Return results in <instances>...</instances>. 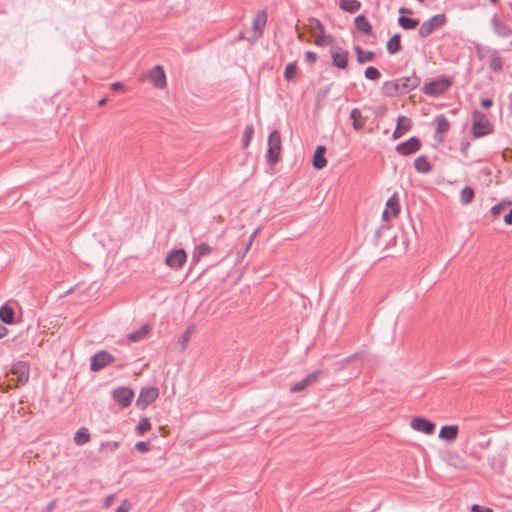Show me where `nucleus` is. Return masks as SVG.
<instances>
[{
    "mask_svg": "<svg viewBox=\"0 0 512 512\" xmlns=\"http://www.w3.org/2000/svg\"><path fill=\"white\" fill-rule=\"evenodd\" d=\"M420 82V77L415 74L385 81L382 85V94L388 97L403 95L418 87Z\"/></svg>",
    "mask_w": 512,
    "mask_h": 512,
    "instance_id": "f257e3e1",
    "label": "nucleus"
},
{
    "mask_svg": "<svg viewBox=\"0 0 512 512\" xmlns=\"http://www.w3.org/2000/svg\"><path fill=\"white\" fill-rule=\"evenodd\" d=\"M472 117L473 124L471 127V132L474 138H480L492 133V124L488 121L482 112L475 110L472 114Z\"/></svg>",
    "mask_w": 512,
    "mask_h": 512,
    "instance_id": "f03ea898",
    "label": "nucleus"
},
{
    "mask_svg": "<svg viewBox=\"0 0 512 512\" xmlns=\"http://www.w3.org/2000/svg\"><path fill=\"white\" fill-rule=\"evenodd\" d=\"M281 136L277 130L272 131L268 137V149L266 159L269 164H276L279 161L281 152Z\"/></svg>",
    "mask_w": 512,
    "mask_h": 512,
    "instance_id": "7ed1b4c3",
    "label": "nucleus"
},
{
    "mask_svg": "<svg viewBox=\"0 0 512 512\" xmlns=\"http://www.w3.org/2000/svg\"><path fill=\"white\" fill-rule=\"evenodd\" d=\"M451 85L452 82L449 78L442 77L440 79L426 83L422 88V91L425 95L437 97L445 93Z\"/></svg>",
    "mask_w": 512,
    "mask_h": 512,
    "instance_id": "20e7f679",
    "label": "nucleus"
},
{
    "mask_svg": "<svg viewBox=\"0 0 512 512\" xmlns=\"http://www.w3.org/2000/svg\"><path fill=\"white\" fill-rule=\"evenodd\" d=\"M446 17L444 14H436L423 22L419 28V36L422 38L428 37L436 29L440 28L445 24Z\"/></svg>",
    "mask_w": 512,
    "mask_h": 512,
    "instance_id": "39448f33",
    "label": "nucleus"
},
{
    "mask_svg": "<svg viewBox=\"0 0 512 512\" xmlns=\"http://www.w3.org/2000/svg\"><path fill=\"white\" fill-rule=\"evenodd\" d=\"M115 361L114 356L106 351L101 350L96 352L90 359V369L93 372H98L106 366L112 364Z\"/></svg>",
    "mask_w": 512,
    "mask_h": 512,
    "instance_id": "423d86ee",
    "label": "nucleus"
},
{
    "mask_svg": "<svg viewBox=\"0 0 512 512\" xmlns=\"http://www.w3.org/2000/svg\"><path fill=\"white\" fill-rule=\"evenodd\" d=\"M111 395L112 399L122 408L129 407L134 398L133 390L128 387H118L112 391Z\"/></svg>",
    "mask_w": 512,
    "mask_h": 512,
    "instance_id": "0eeeda50",
    "label": "nucleus"
},
{
    "mask_svg": "<svg viewBox=\"0 0 512 512\" xmlns=\"http://www.w3.org/2000/svg\"><path fill=\"white\" fill-rule=\"evenodd\" d=\"M421 146L422 144L420 139L416 136H413L409 138L407 141L399 143L396 146L395 150L400 155L407 156L418 152L421 149Z\"/></svg>",
    "mask_w": 512,
    "mask_h": 512,
    "instance_id": "6e6552de",
    "label": "nucleus"
},
{
    "mask_svg": "<svg viewBox=\"0 0 512 512\" xmlns=\"http://www.w3.org/2000/svg\"><path fill=\"white\" fill-rule=\"evenodd\" d=\"M159 396V391L155 387L142 389L137 400L136 405L139 409H145L148 405L154 402Z\"/></svg>",
    "mask_w": 512,
    "mask_h": 512,
    "instance_id": "1a4fd4ad",
    "label": "nucleus"
},
{
    "mask_svg": "<svg viewBox=\"0 0 512 512\" xmlns=\"http://www.w3.org/2000/svg\"><path fill=\"white\" fill-rule=\"evenodd\" d=\"M332 65L339 69H346L348 65V51L342 47L335 46L330 50Z\"/></svg>",
    "mask_w": 512,
    "mask_h": 512,
    "instance_id": "9d476101",
    "label": "nucleus"
},
{
    "mask_svg": "<svg viewBox=\"0 0 512 512\" xmlns=\"http://www.w3.org/2000/svg\"><path fill=\"white\" fill-rule=\"evenodd\" d=\"M187 260V254L184 249H174L171 251L166 259L165 264L171 268H181Z\"/></svg>",
    "mask_w": 512,
    "mask_h": 512,
    "instance_id": "9b49d317",
    "label": "nucleus"
},
{
    "mask_svg": "<svg viewBox=\"0 0 512 512\" xmlns=\"http://www.w3.org/2000/svg\"><path fill=\"white\" fill-rule=\"evenodd\" d=\"M29 365L26 362L19 361L15 363L11 368V373L16 377L17 385L21 386L29 380Z\"/></svg>",
    "mask_w": 512,
    "mask_h": 512,
    "instance_id": "f8f14e48",
    "label": "nucleus"
},
{
    "mask_svg": "<svg viewBox=\"0 0 512 512\" xmlns=\"http://www.w3.org/2000/svg\"><path fill=\"white\" fill-rule=\"evenodd\" d=\"M321 375H322L321 370L313 371L312 373L308 374L304 379L296 382L293 386H291L290 392L298 393V392L305 390L307 387L314 384Z\"/></svg>",
    "mask_w": 512,
    "mask_h": 512,
    "instance_id": "ddd939ff",
    "label": "nucleus"
},
{
    "mask_svg": "<svg viewBox=\"0 0 512 512\" xmlns=\"http://www.w3.org/2000/svg\"><path fill=\"white\" fill-rule=\"evenodd\" d=\"M148 79L157 89H163L166 87V75L163 67L160 65L153 67L149 71Z\"/></svg>",
    "mask_w": 512,
    "mask_h": 512,
    "instance_id": "4468645a",
    "label": "nucleus"
},
{
    "mask_svg": "<svg viewBox=\"0 0 512 512\" xmlns=\"http://www.w3.org/2000/svg\"><path fill=\"white\" fill-rule=\"evenodd\" d=\"M410 425L414 430L427 435L432 434L436 427L432 421L422 417L413 418Z\"/></svg>",
    "mask_w": 512,
    "mask_h": 512,
    "instance_id": "2eb2a0df",
    "label": "nucleus"
},
{
    "mask_svg": "<svg viewBox=\"0 0 512 512\" xmlns=\"http://www.w3.org/2000/svg\"><path fill=\"white\" fill-rule=\"evenodd\" d=\"M459 433V427L457 425H444L441 427L438 437L447 442H454Z\"/></svg>",
    "mask_w": 512,
    "mask_h": 512,
    "instance_id": "dca6fc26",
    "label": "nucleus"
},
{
    "mask_svg": "<svg viewBox=\"0 0 512 512\" xmlns=\"http://www.w3.org/2000/svg\"><path fill=\"white\" fill-rule=\"evenodd\" d=\"M412 128V123L406 116H399L397 119V126L392 134L393 139H398L403 136L404 132Z\"/></svg>",
    "mask_w": 512,
    "mask_h": 512,
    "instance_id": "f3484780",
    "label": "nucleus"
},
{
    "mask_svg": "<svg viewBox=\"0 0 512 512\" xmlns=\"http://www.w3.org/2000/svg\"><path fill=\"white\" fill-rule=\"evenodd\" d=\"M326 147L323 145H319L316 147L312 165L316 170L323 169L327 165V160L325 158Z\"/></svg>",
    "mask_w": 512,
    "mask_h": 512,
    "instance_id": "a211bd4d",
    "label": "nucleus"
},
{
    "mask_svg": "<svg viewBox=\"0 0 512 512\" xmlns=\"http://www.w3.org/2000/svg\"><path fill=\"white\" fill-rule=\"evenodd\" d=\"M492 27L495 34H497L500 37H508L511 35V29L504 24L496 15L493 16L492 20Z\"/></svg>",
    "mask_w": 512,
    "mask_h": 512,
    "instance_id": "6ab92c4d",
    "label": "nucleus"
},
{
    "mask_svg": "<svg viewBox=\"0 0 512 512\" xmlns=\"http://www.w3.org/2000/svg\"><path fill=\"white\" fill-rule=\"evenodd\" d=\"M355 27L366 35H372V26L364 15H358L354 19Z\"/></svg>",
    "mask_w": 512,
    "mask_h": 512,
    "instance_id": "aec40b11",
    "label": "nucleus"
},
{
    "mask_svg": "<svg viewBox=\"0 0 512 512\" xmlns=\"http://www.w3.org/2000/svg\"><path fill=\"white\" fill-rule=\"evenodd\" d=\"M213 251L212 247L205 243H201L195 247V250L192 255V264H196L199 259L203 256L209 255Z\"/></svg>",
    "mask_w": 512,
    "mask_h": 512,
    "instance_id": "412c9836",
    "label": "nucleus"
},
{
    "mask_svg": "<svg viewBox=\"0 0 512 512\" xmlns=\"http://www.w3.org/2000/svg\"><path fill=\"white\" fill-rule=\"evenodd\" d=\"M386 49L389 54H397L402 50L400 34H394L387 42Z\"/></svg>",
    "mask_w": 512,
    "mask_h": 512,
    "instance_id": "4be33fe9",
    "label": "nucleus"
},
{
    "mask_svg": "<svg viewBox=\"0 0 512 512\" xmlns=\"http://www.w3.org/2000/svg\"><path fill=\"white\" fill-rule=\"evenodd\" d=\"M414 167L417 172L427 174L432 170V166L425 155H421L414 160Z\"/></svg>",
    "mask_w": 512,
    "mask_h": 512,
    "instance_id": "5701e85b",
    "label": "nucleus"
},
{
    "mask_svg": "<svg viewBox=\"0 0 512 512\" xmlns=\"http://www.w3.org/2000/svg\"><path fill=\"white\" fill-rule=\"evenodd\" d=\"M354 52L359 64L371 62L375 57V53L373 51H364L360 46H355Z\"/></svg>",
    "mask_w": 512,
    "mask_h": 512,
    "instance_id": "b1692460",
    "label": "nucleus"
},
{
    "mask_svg": "<svg viewBox=\"0 0 512 512\" xmlns=\"http://www.w3.org/2000/svg\"><path fill=\"white\" fill-rule=\"evenodd\" d=\"M339 8L342 11L355 13L361 8V2L358 0H339Z\"/></svg>",
    "mask_w": 512,
    "mask_h": 512,
    "instance_id": "393cba45",
    "label": "nucleus"
},
{
    "mask_svg": "<svg viewBox=\"0 0 512 512\" xmlns=\"http://www.w3.org/2000/svg\"><path fill=\"white\" fill-rule=\"evenodd\" d=\"M435 123H436V131H435L436 135L437 134L443 135V134L447 133L450 129V123H449L448 119L446 118V116L443 114L438 115L435 118Z\"/></svg>",
    "mask_w": 512,
    "mask_h": 512,
    "instance_id": "a878e982",
    "label": "nucleus"
},
{
    "mask_svg": "<svg viewBox=\"0 0 512 512\" xmlns=\"http://www.w3.org/2000/svg\"><path fill=\"white\" fill-rule=\"evenodd\" d=\"M503 59L498 55L496 50H493L490 56L489 68L496 73H500L503 69Z\"/></svg>",
    "mask_w": 512,
    "mask_h": 512,
    "instance_id": "bb28decb",
    "label": "nucleus"
},
{
    "mask_svg": "<svg viewBox=\"0 0 512 512\" xmlns=\"http://www.w3.org/2000/svg\"><path fill=\"white\" fill-rule=\"evenodd\" d=\"M149 331V325L144 324L137 331L130 333L127 338L130 342H139L147 336Z\"/></svg>",
    "mask_w": 512,
    "mask_h": 512,
    "instance_id": "cd10ccee",
    "label": "nucleus"
},
{
    "mask_svg": "<svg viewBox=\"0 0 512 512\" xmlns=\"http://www.w3.org/2000/svg\"><path fill=\"white\" fill-rule=\"evenodd\" d=\"M14 310L8 305L0 307V320L5 324H11L14 320Z\"/></svg>",
    "mask_w": 512,
    "mask_h": 512,
    "instance_id": "c85d7f7f",
    "label": "nucleus"
},
{
    "mask_svg": "<svg viewBox=\"0 0 512 512\" xmlns=\"http://www.w3.org/2000/svg\"><path fill=\"white\" fill-rule=\"evenodd\" d=\"M398 24L401 28L405 30H412L416 28L419 25L418 19L406 17V16H399L398 18Z\"/></svg>",
    "mask_w": 512,
    "mask_h": 512,
    "instance_id": "c756f323",
    "label": "nucleus"
},
{
    "mask_svg": "<svg viewBox=\"0 0 512 512\" xmlns=\"http://www.w3.org/2000/svg\"><path fill=\"white\" fill-rule=\"evenodd\" d=\"M89 440H90V434H89L87 428L82 427L76 431V433L74 435V442L77 445L82 446V445L86 444L87 442H89Z\"/></svg>",
    "mask_w": 512,
    "mask_h": 512,
    "instance_id": "7c9ffc66",
    "label": "nucleus"
},
{
    "mask_svg": "<svg viewBox=\"0 0 512 512\" xmlns=\"http://www.w3.org/2000/svg\"><path fill=\"white\" fill-rule=\"evenodd\" d=\"M447 463L456 468L463 469L466 467L464 459L457 453H449L446 459Z\"/></svg>",
    "mask_w": 512,
    "mask_h": 512,
    "instance_id": "2f4dec72",
    "label": "nucleus"
},
{
    "mask_svg": "<svg viewBox=\"0 0 512 512\" xmlns=\"http://www.w3.org/2000/svg\"><path fill=\"white\" fill-rule=\"evenodd\" d=\"M350 118L353 120V128L357 131L364 127V122L360 121L362 118L361 111L358 108H354L350 112Z\"/></svg>",
    "mask_w": 512,
    "mask_h": 512,
    "instance_id": "473e14b6",
    "label": "nucleus"
},
{
    "mask_svg": "<svg viewBox=\"0 0 512 512\" xmlns=\"http://www.w3.org/2000/svg\"><path fill=\"white\" fill-rule=\"evenodd\" d=\"M254 135V126L249 124L245 127L242 140V148L246 149L250 145V142Z\"/></svg>",
    "mask_w": 512,
    "mask_h": 512,
    "instance_id": "72a5a7b5",
    "label": "nucleus"
},
{
    "mask_svg": "<svg viewBox=\"0 0 512 512\" xmlns=\"http://www.w3.org/2000/svg\"><path fill=\"white\" fill-rule=\"evenodd\" d=\"M474 190L466 186L460 192V200L463 204H469L474 198Z\"/></svg>",
    "mask_w": 512,
    "mask_h": 512,
    "instance_id": "f704fd0d",
    "label": "nucleus"
},
{
    "mask_svg": "<svg viewBox=\"0 0 512 512\" xmlns=\"http://www.w3.org/2000/svg\"><path fill=\"white\" fill-rule=\"evenodd\" d=\"M364 76L368 80L377 81L381 77V73L376 67L369 66L364 71Z\"/></svg>",
    "mask_w": 512,
    "mask_h": 512,
    "instance_id": "c9c22d12",
    "label": "nucleus"
},
{
    "mask_svg": "<svg viewBox=\"0 0 512 512\" xmlns=\"http://www.w3.org/2000/svg\"><path fill=\"white\" fill-rule=\"evenodd\" d=\"M267 18L265 12H260L256 15L253 21V28L255 30H262L266 24Z\"/></svg>",
    "mask_w": 512,
    "mask_h": 512,
    "instance_id": "e433bc0d",
    "label": "nucleus"
},
{
    "mask_svg": "<svg viewBox=\"0 0 512 512\" xmlns=\"http://www.w3.org/2000/svg\"><path fill=\"white\" fill-rule=\"evenodd\" d=\"M387 208L390 209L393 216H397L400 212V207L396 195L392 196L387 201Z\"/></svg>",
    "mask_w": 512,
    "mask_h": 512,
    "instance_id": "4c0bfd02",
    "label": "nucleus"
},
{
    "mask_svg": "<svg viewBox=\"0 0 512 512\" xmlns=\"http://www.w3.org/2000/svg\"><path fill=\"white\" fill-rule=\"evenodd\" d=\"M151 429V422L148 418H142L138 425L136 426V432L139 435L144 434L145 432L149 431Z\"/></svg>",
    "mask_w": 512,
    "mask_h": 512,
    "instance_id": "58836bf2",
    "label": "nucleus"
},
{
    "mask_svg": "<svg viewBox=\"0 0 512 512\" xmlns=\"http://www.w3.org/2000/svg\"><path fill=\"white\" fill-rule=\"evenodd\" d=\"M297 71L296 63H289L284 71V79L287 81H291L295 78V74Z\"/></svg>",
    "mask_w": 512,
    "mask_h": 512,
    "instance_id": "ea45409f",
    "label": "nucleus"
},
{
    "mask_svg": "<svg viewBox=\"0 0 512 512\" xmlns=\"http://www.w3.org/2000/svg\"><path fill=\"white\" fill-rule=\"evenodd\" d=\"M511 202H500V203H497L495 204L492 208H491V214L494 215V216H498L502 210L504 209V207L506 205H509Z\"/></svg>",
    "mask_w": 512,
    "mask_h": 512,
    "instance_id": "a19ab883",
    "label": "nucleus"
},
{
    "mask_svg": "<svg viewBox=\"0 0 512 512\" xmlns=\"http://www.w3.org/2000/svg\"><path fill=\"white\" fill-rule=\"evenodd\" d=\"M332 36L331 35H324L323 33H321V35L317 36L315 38V44L317 46H323L326 44V41L327 40H332Z\"/></svg>",
    "mask_w": 512,
    "mask_h": 512,
    "instance_id": "79ce46f5",
    "label": "nucleus"
},
{
    "mask_svg": "<svg viewBox=\"0 0 512 512\" xmlns=\"http://www.w3.org/2000/svg\"><path fill=\"white\" fill-rule=\"evenodd\" d=\"M135 449L141 453H146L150 449V445L148 442L139 441L135 444Z\"/></svg>",
    "mask_w": 512,
    "mask_h": 512,
    "instance_id": "37998d69",
    "label": "nucleus"
},
{
    "mask_svg": "<svg viewBox=\"0 0 512 512\" xmlns=\"http://www.w3.org/2000/svg\"><path fill=\"white\" fill-rule=\"evenodd\" d=\"M317 60V54L312 51L305 52V61L309 64H314Z\"/></svg>",
    "mask_w": 512,
    "mask_h": 512,
    "instance_id": "c03bdc74",
    "label": "nucleus"
},
{
    "mask_svg": "<svg viewBox=\"0 0 512 512\" xmlns=\"http://www.w3.org/2000/svg\"><path fill=\"white\" fill-rule=\"evenodd\" d=\"M190 329L188 328L185 333L181 336L179 340V344L181 345V349L184 350L187 346L188 337H189Z\"/></svg>",
    "mask_w": 512,
    "mask_h": 512,
    "instance_id": "a18cd8bd",
    "label": "nucleus"
},
{
    "mask_svg": "<svg viewBox=\"0 0 512 512\" xmlns=\"http://www.w3.org/2000/svg\"><path fill=\"white\" fill-rule=\"evenodd\" d=\"M471 512H494L491 508L474 504L471 507Z\"/></svg>",
    "mask_w": 512,
    "mask_h": 512,
    "instance_id": "49530a36",
    "label": "nucleus"
},
{
    "mask_svg": "<svg viewBox=\"0 0 512 512\" xmlns=\"http://www.w3.org/2000/svg\"><path fill=\"white\" fill-rule=\"evenodd\" d=\"M258 230H259V229H256V230L251 234V236H250V238H249V240H248L247 244H246V245H245V247H244V253H246V252L250 249V246H251V244H252V242H253V240H254V238H255V236H256V234H257Z\"/></svg>",
    "mask_w": 512,
    "mask_h": 512,
    "instance_id": "de8ad7c7",
    "label": "nucleus"
},
{
    "mask_svg": "<svg viewBox=\"0 0 512 512\" xmlns=\"http://www.w3.org/2000/svg\"><path fill=\"white\" fill-rule=\"evenodd\" d=\"M493 105V101L490 98H484L481 100V106L485 109L491 107Z\"/></svg>",
    "mask_w": 512,
    "mask_h": 512,
    "instance_id": "09e8293b",
    "label": "nucleus"
},
{
    "mask_svg": "<svg viewBox=\"0 0 512 512\" xmlns=\"http://www.w3.org/2000/svg\"><path fill=\"white\" fill-rule=\"evenodd\" d=\"M504 222L506 225H512V208L510 209L508 214L504 216Z\"/></svg>",
    "mask_w": 512,
    "mask_h": 512,
    "instance_id": "8fccbe9b",
    "label": "nucleus"
},
{
    "mask_svg": "<svg viewBox=\"0 0 512 512\" xmlns=\"http://www.w3.org/2000/svg\"><path fill=\"white\" fill-rule=\"evenodd\" d=\"M129 510V505L127 504V502H123L122 505H120L115 512H128Z\"/></svg>",
    "mask_w": 512,
    "mask_h": 512,
    "instance_id": "3c124183",
    "label": "nucleus"
},
{
    "mask_svg": "<svg viewBox=\"0 0 512 512\" xmlns=\"http://www.w3.org/2000/svg\"><path fill=\"white\" fill-rule=\"evenodd\" d=\"M399 13H400V16H405V15H410L413 13V11L409 8H406V7H401L399 9Z\"/></svg>",
    "mask_w": 512,
    "mask_h": 512,
    "instance_id": "603ef678",
    "label": "nucleus"
},
{
    "mask_svg": "<svg viewBox=\"0 0 512 512\" xmlns=\"http://www.w3.org/2000/svg\"><path fill=\"white\" fill-rule=\"evenodd\" d=\"M7 334L8 329L4 325L0 324V339L6 336Z\"/></svg>",
    "mask_w": 512,
    "mask_h": 512,
    "instance_id": "864d4df0",
    "label": "nucleus"
},
{
    "mask_svg": "<svg viewBox=\"0 0 512 512\" xmlns=\"http://www.w3.org/2000/svg\"><path fill=\"white\" fill-rule=\"evenodd\" d=\"M112 90H120L123 89V85L120 82H115L111 85Z\"/></svg>",
    "mask_w": 512,
    "mask_h": 512,
    "instance_id": "5fc2aeb1",
    "label": "nucleus"
},
{
    "mask_svg": "<svg viewBox=\"0 0 512 512\" xmlns=\"http://www.w3.org/2000/svg\"><path fill=\"white\" fill-rule=\"evenodd\" d=\"M316 22V28L321 32V33H324V27L322 25V23L319 21V20H315Z\"/></svg>",
    "mask_w": 512,
    "mask_h": 512,
    "instance_id": "6e6d98bb",
    "label": "nucleus"
},
{
    "mask_svg": "<svg viewBox=\"0 0 512 512\" xmlns=\"http://www.w3.org/2000/svg\"><path fill=\"white\" fill-rule=\"evenodd\" d=\"M358 357H360V356L358 354H355V355H353V356H351L349 358H346L343 362L344 363H348L351 359H356Z\"/></svg>",
    "mask_w": 512,
    "mask_h": 512,
    "instance_id": "4d7b16f0",
    "label": "nucleus"
},
{
    "mask_svg": "<svg viewBox=\"0 0 512 512\" xmlns=\"http://www.w3.org/2000/svg\"><path fill=\"white\" fill-rule=\"evenodd\" d=\"M107 102V99L106 98H102L101 100H99L98 102V106L102 107L106 104Z\"/></svg>",
    "mask_w": 512,
    "mask_h": 512,
    "instance_id": "13d9d810",
    "label": "nucleus"
},
{
    "mask_svg": "<svg viewBox=\"0 0 512 512\" xmlns=\"http://www.w3.org/2000/svg\"><path fill=\"white\" fill-rule=\"evenodd\" d=\"M468 146H469V143H462V145H461V151H462L463 153H465V152H466V149H467V147H468Z\"/></svg>",
    "mask_w": 512,
    "mask_h": 512,
    "instance_id": "bf43d9fd",
    "label": "nucleus"
},
{
    "mask_svg": "<svg viewBox=\"0 0 512 512\" xmlns=\"http://www.w3.org/2000/svg\"><path fill=\"white\" fill-rule=\"evenodd\" d=\"M389 213H390V212H389V210H388V209H385V210L383 211V214H382L383 218L387 219V218L389 217Z\"/></svg>",
    "mask_w": 512,
    "mask_h": 512,
    "instance_id": "052dcab7",
    "label": "nucleus"
},
{
    "mask_svg": "<svg viewBox=\"0 0 512 512\" xmlns=\"http://www.w3.org/2000/svg\"><path fill=\"white\" fill-rule=\"evenodd\" d=\"M113 496H108L106 498V505L108 506L112 502Z\"/></svg>",
    "mask_w": 512,
    "mask_h": 512,
    "instance_id": "680f3d73",
    "label": "nucleus"
},
{
    "mask_svg": "<svg viewBox=\"0 0 512 512\" xmlns=\"http://www.w3.org/2000/svg\"><path fill=\"white\" fill-rule=\"evenodd\" d=\"M111 445H112L113 448H117L118 447V443L117 442H113Z\"/></svg>",
    "mask_w": 512,
    "mask_h": 512,
    "instance_id": "e2e57ef3",
    "label": "nucleus"
},
{
    "mask_svg": "<svg viewBox=\"0 0 512 512\" xmlns=\"http://www.w3.org/2000/svg\"><path fill=\"white\" fill-rule=\"evenodd\" d=\"M491 3L496 4L498 0H490Z\"/></svg>",
    "mask_w": 512,
    "mask_h": 512,
    "instance_id": "0e129e2a",
    "label": "nucleus"
}]
</instances>
